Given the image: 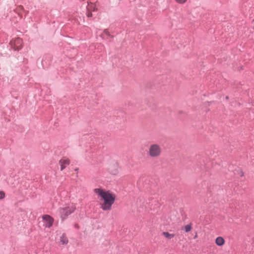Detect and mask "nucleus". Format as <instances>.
<instances>
[{"instance_id":"dca6fc26","label":"nucleus","mask_w":254,"mask_h":254,"mask_svg":"<svg viewBox=\"0 0 254 254\" xmlns=\"http://www.w3.org/2000/svg\"><path fill=\"white\" fill-rule=\"evenodd\" d=\"M252 23H253L254 29V20L253 21Z\"/></svg>"},{"instance_id":"ddd939ff","label":"nucleus","mask_w":254,"mask_h":254,"mask_svg":"<svg viewBox=\"0 0 254 254\" xmlns=\"http://www.w3.org/2000/svg\"><path fill=\"white\" fill-rule=\"evenodd\" d=\"M188 0H175L176 2L180 4H183L185 3Z\"/></svg>"},{"instance_id":"9d476101","label":"nucleus","mask_w":254,"mask_h":254,"mask_svg":"<svg viewBox=\"0 0 254 254\" xmlns=\"http://www.w3.org/2000/svg\"><path fill=\"white\" fill-rule=\"evenodd\" d=\"M162 235L168 240H171L175 236V234H171L168 232H163Z\"/></svg>"},{"instance_id":"9b49d317","label":"nucleus","mask_w":254,"mask_h":254,"mask_svg":"<svg viewBox=\"0 0 254 254\" xmlns=\"http://www.w3.org/2000/svg\"><path fill=\"white\" fill-rule=\"evenodd\" d=\"M60 242L63 245H66L68 243V240L65 234H63L61 237Z\"/></svg>"},{"instance_id":"20e7f679","label":"nucleus","mask_w":254,"mask_h":254,"mask_svg":"<svg viewBox=\"0 0 254 254\" xmlns=\"http://www.w3.org/2000/svg\"><path fill=\"white\" fill-rule=\"evenodd\" d=\"M108 172L112 175H117L119 173V166L117 163L114 162L109 165L108 168Z\"/></svg>"},{"instance_id":"f03ea898","label":"nucleus","mask_w":254,"mask_h":254,"mask_svg":"<svg viewBox=\"0 0 254 254\" xmlns=\"http://www.w3.org/2000/svg\"><path fill=\"white\" fill-rule=\"evenodd\" d=\"M162 153V147L158 143H152L148 147L147 154L151 158H157L161 155Z\"/></svg>"},{"instance_id":"f257e3e1","label":"nucleus","mask_w":254,"mask_h":254,"mask_svg":"<svg viewBox=\"0 0 254 254\" xmlns=\"http://www.w3.org/2000/svg\"><path fill=\"white\" fill-rule=\"evenodd\" d=\"M94 193L101 201L100 205L104 211H109L116 199V195L110 190H106L102 188H96L94 190Z\"/></svg>"},{"instance_id":"4468645a","label":"nucleus","mask_w":254,"mask_h":254,"mask_svg":"<svg viewBox=\"0 0 254 254\" xmlns=\"http://www.w3.org/2000/svg\"><path fill=\"white\" fill-rule=\"evenodd\" d=\"M5 197V193L3 191H0V199L4 198Z\"/></svg>"},{"instance_id":"a211bd4d","label":"nucleus","mask_w":254,"mask_h":254,"mask_svg":"<svg viewBox=\"0 0 254 254\" xmlns=\"http://www.w3.org/2000/svg\"><path fill=\"white\" fill-rule=\"evenodd\" d=\"M197 237V235H196L194 237V238H196Z\"/></svg>"},{"instance_id":"1a4fd4ad","label":"nucleus","mask_w":254,"mask_h":254,"mask_svg":"<svg viewBox=\"0 0 254 254\" xmlns=\"http://www.w3.org/2000/svg\"><path fill=\"white\" fill-rule=\"evenodd\" d=\"M225 242L224 239L221 236L217 237L215 241V244L219 247L223 246L225 244Z\"/></svg>"},{"instance_id":"6e6552de","label":"nucleus","mask_w":254,"mask_h":254,"mask_svg":"<svg viewBox=\"0 0 254 254\" xmlns=\"http://www.w3.org/2000/svg\"><path fill=\"white\" fill-rule=\"evenodd\" d=\"M70 160L66 157H63L59 161L61 171L64 170L67 166L69 165Z\"/></svg>"},{"instance_id":"7ed1b4c3","label":"nucleus","mask_w":254,"mask_h":254,"mask_svg":"<svg viewBox=\"0 0 254 254\" xmlns=\"http://www.w3.org/2000/svg\"><path fill=\"white\" fill-rule=\"evenodd\" d=\"M76 209L75 205H71L67 207L60 208L59 209V213L60 216L64 219L70 214L72 213Z\"/></svg>"},{"instance_id":"f8f14e48","label":"nucleus","mask_w":254,"mask_h":254,"mask_svg":"<svg viewBox=\"0 0 254 254\" xmlns=\"http://www.w3.org/2000/svg\"><path fill=\"white\" fill-rule=\"evenodd\" d=\"M192 229V224H189L185 225L182 227V230H184L186 232H189Z\"/></svg>"},{"instance_id":"423d86ee","label":"nucleus","mask_w":254,"mask_h":254,"mask_svg":"<svg viewBox=\"0 0 254 254\" xmlns=\"http://www.w3.org/2000/svg\"><path fill=\"white\" fill-rule=\"evenodd\" d=\"M44 226L47 228H50L53 224L54 219L49 215H44L42 217Z\"/></svg>"},{"instance_id":"0eeeda50","label":"nucleus","mask_w":254,"mask_h":254,"mask_svg":"<svg viewBox=\"0 0 254 254\" xmlns=\"http://www.w3.org/2000/svg\"><path fill=\"white\" fill-rule=\"evenodd\" d=\"M10 44L14 50H19L22 47V40L19 38L15 39L10 42Z\"/></svg>"},{"instance_id":"2eb2a0df","label":"nucleus","mask_w":254,"mask_h":254,"mask_svg":"<svg viewBox=\"0 0 254 254\" xmlns=\"http://www.w3.org/2000/svg\"><path fill=\"white\" fill-rule=\"evenodd\" d=\"M103 33L107 36H110V32L107 29H104L103 31Z\"/></svg>"},{"instance_id":"f3484780","label":"nucleus","mask_w":254,"mask_h":254,"mask_svg":"<svg viewBox=\"0 0 254 254\" xmlns=\"http://www.w3.org/2000/svg\"><path fill=\"white\" fill-rule=\"evenodd\" d=\"M78 168H76V169H75V171H78Z\"/></svg>"},{"instance_id":"39448f33","label":"nucleus","mask_w":254,"mask_h":254,"mask_svg":"<svg viewBox=\"0 0 254 254\" xmlns=\"http://www.w3.org/2000/svg\"><path fill=\"white\" fill-rule=\"evenodd\" d=\"M98 10L97 7L95 3L89 2L86 7V16L88 17H91L93 16L92 13V11H96Z\"/></svg>"}]
</instances>
